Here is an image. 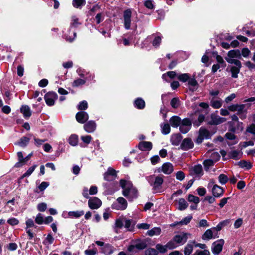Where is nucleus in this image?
<instances>
[{
    "label": "nucleus",
    "mask_w": 255,
    "mask_h": 255,
    "mask_svg": "<svg viewBox=\"0 0 255 255\" xmlns=\"http://www.w3.org/2000/svg\"><path fill=\"white\" fill-rule=\"evenodd\" d=\"M7 223H8L9 225H10L11 226H14V225H16L18 224L19 221L15 218H11L9 219L7 221Z\"/></svg>",
    "instance_id": "obj_63"
},
{
    "label": "nucleus",
    "mask_w": 255,
    "mask_h": 255,
    "mask_svg": "<svg viewBox=\"0 0 255 255\" xmlns=\"http://www.w3.org/2000/svg\"><path fill=\"white\" fill-rule=\"evenodd\" d=\"M85 3V0H73L72 2L73 5L76 8H79Z\"/></svg>",
    "instance_id": "obj_43"
},
{
    "label": "nucleus",
    "mask_w": 255,
    "mask_h": 255,
    "mask_svg": "<svg viewBox=\"0 0 255 255\" xmlns=\"http://www.w3.org/2000/svg\"><path fill=\"white\" fill-rule=\"evenodd\" d=\"M152 143L149 141L141 142L138 144V148L142 151L150 150L152 148Z\"/></svg>",
    "instance_id": "obj_19"
},
{
    "label": "nucleus",
    "mask_w": 255,
    "mask_h": 255,
    "mask_svg": "<svg viewBox=\"0 0 255 255\" xmlns=\"http://www.w3.org/2000/svg\"><path fill=\"white\" fill-rule=\"evenodd\" d=\"M188 200L190 202H193L195 204H198L200 202V199L197 196L190 194L188 196Z\"/></svg>",
    "instance_id": "obj_49"
},
{
    "label": "nucleus",
    "mask_w": 255,
    "mask_h": 255,
    "mask_svg": "<svg viewBox=\"0 0 255 255\" xmlns=\"http://www.w3.org/2000/svg\"><path fill=\"white\" fill-rule=\"evenodd\" d=\"M123 225H124V223H123V221L121 219H118L116 220V222H115V232L117 233H118V231L117 229L122 228L123 227Z\"/></svg>",
    "instance_id": "obj_47"
},
{
    "label": "nucleus",
    "mask_w": 255,
    "mask_h": 255,
    "mask_svg": "<svg viewBox=\"0 0 255 255\" xmlns=\"http://www.w3.org/2000/svg\"><path fill=\"white\" fill-rule=\"evenodd\" d=\"M161 128V132L163 134H167L170 131V125L168 124H161L160 125Z\"/></svg>",
    "instance_id": "obj_39"
},
{
    "label": "nucleus",
    "mask_w": 255,
    "mask_h": 255,
    "mask_svg": "<svg viewBox=\"0 0 255 255\" xmlns=\"http://www.w3.org/2000/svg\"><path fill=\"white\" fill-rule=\"evenodd\" d=\"M176 244V243L173 240V241L169 242L166 245V247H167V248H168L169 249H170V250L175 249V248H176L178 246V245H177Z\"/></svg>",
    "instance_id": "obj_61"
},
{
    "label": "nucleus",
    "mask_w": 255,
    "mask_h": 255,
    "mask_svg": "<svg viewBox=\"0 0 255 255\" xmlns=\"http://www.w3.org/2000/svg\"><path fill=\"white\" fill-rule=\"evenodd\" d=\"M162 171L165 174H170L173 171V166L170 163H165L162 166Z\"/></svg>",
    "instance_id": "obj_16"
},
{
    "label": "nucleus",
    "mask_w": 255,
    "mask_h": 255,
    "mask_svg": "<svg viewBox=\"0 0 255 255\" xmlns=\"http://www.w3.org/2000/svg\"><path fill=\"white\" fill-rule=\"evenodd\" d=\"M161 41V38L160 36L156 37L152 42V45L154 47H158Z\"/></svg>",
    "instance_id": "obj_60"
},
{
    "label": "nucleus",
    "mask_w": 255,
    "mask_h": 255,
    "mask_svg": "<svg viewBox=\"0 0 255 255\" xmlns=\"http://www.w3.org/2000/svg\"><path fill=\"white\" fill-rule=\"evenodd\" d=\"M49 184L47 182H42L39 185L38 189L40 191H44L48 186Z\"/></svg>",
    "instance_id": "obj_62"
},
{
    "label": "nucleus",
    "mask_w": 255,
    "mask_h": 255,
    "mask_svg": "<svg viewBox=\"0 0 255 255\" xmlns=\"http://www.w3.org/2000/svg\"><path fill=\"white\" fill-rule=\"evenodd\" d=\"M215 161L211 159L205 160L203 162L205 170L208 171L209 168L214 165Z\"/></svg>",
    "instance_id": "obj_33"
},
{
    "label": "nucleus",
    "mask_w": 255,
    "mask_h": 255,
    "mask_svg": "<svg viewBox=\"0 0 255 255\" xmlns=\"http://www.w3.org/2000/svg\"><path fill=\"white\" fill-rule=\"evenodd\" d=\"M37 165L34 164L32 165L31 167L29 168L28 170L21 176L20 179H22L24 177H29L32 172L34 171L35 169L36 168Z\"/></svg>",
    "instance_id": "obj_36"
},
{
    "label": "nucleus",
    "mask_w": 255,
    "mask_h": 255,
    "mask_svg": "<svg viewBox=\"0 0 255 255\" xmlns=\"http://www.w3.org/2000/svg\"><path fill=\"white\" fill-rule=\"evenodd\" d=\"M20 111L25 118H29L31 115L30 109L27 105L22 106L20 108Z\"/></svg>",
    "instance_id": "obj_28"
},
{
    "label": "nucleus",
    "mask_w": 255,
    "mask_h": 255,
    "mask_svg": "<svg viewBox=\"0 0 255 255\" xmlns=\"http://www.w3.org/2000/svg\"><path fill=\"white\" fill-rule=\"evenodd\" d=\"M134 244L137 250H143L147 247L146 243L144 241L138 240Z\"/></svg>",
    "instance_id": "obj_29"
},
{
    "label": "nucleus",
    "mask_w": 255,
    "mask_h": 255,
    "mask_svg": "<svg viewBox=\"0 0 255 255\" xmlns=\"http://www.w3.org/2000/svg\"><path fill=\"white\" fill-rule=\"evenodd\" d=\"M57 94L53 92H50L45 94L44 99L46 104L49 106H53L55 101L57 99Z\"/></svg>",
    "instance_id": "obj_8"
},
{
    "label": "nucleus",
    "mask_w": 255,
    "mask_h": 255,
    "mask_svg": "<svg viewBox=\"0 0 255 255\" xmlns=\"http://www.w3.org/2000/svg\"><path fill=\"white\" fill-rule=\"evenodd\" d=\"M195 242H189L184 248V253L185 255H190L193 250Z\"/></svg>",
    "instance_id": "obj_26"
},
{
    "label": "nucleus",
    "mask_w": 255,
    "mask_h": 255,
    "mask_svg": "<svg viewBox=\"0 0 255 255\" xmlns=\"http://www.w3.org/2000/svg\"><path fill=\"white\" fill-rule=\"evenodd\" d=\"M247 131L255 135V124H252L247 128Z\"/></svg>",
    "instance_id": "obj_64"
},
{
    "label": "nucleus",
    "mask_w": 255,
    "mask_h": 255,
    "mask_svg": "<svg viewBox=\"0 0 255 255\" xmlns=\"http://www.w3.org/2000/svg\"><path fill=\"white\" fill-rule=\"evenodd\" d=\"M144 5L146 7H147L148 9H153L154 8V5L153 4V1L152 0H146L144 1Z\"/></svg>",
    "instance_id": "obj_59"
},
{
    "label": "nucleus",
    "mask_w": 255,
    "mask_h": 255,
    "mask_svg": "<svg viewBox=\"0 0 255 255\" xmlns=\"http://www.w3.org/2000/svg\"><path fill=\"white\" fill-rule=\"evenodd\" d=\"M189 236H190V234L182 232L175 236L173 240L177 244L182 245L187 242Z\"/></svg>",
    "instance_id": "obj_6"
},
{
    "label": "nucleus",
    "mask_w": 255,
    "mask_h": 255,
    "mask_svg": "<svg viewBox=\"0 0 255 255\" xmlns=\"http://www.w3.org/2000/svg\"><path fill=\"white\" fill-rule=\"evenodd\" d=\"M54 238L52 236V235L50 234H49L47 237L45 238L44 243V244H48L49 245H51L53 243L54 241Z\"/></svg>",
    "instance_id": "obj_57"
},
{
    "label": "nucleus",
    "mask_w": 255,
    "mask_h": 255,
    "mask_svg": "<svg viewBox=\"0 0 255 255\" xmlns=\"http://www.w3.org/2000/svg\"><path fill=\"white\" fill-rule=\"evenodd\" d=\"M226 121V118L220 117L217 115L212 114L211 115V121L210 122V124L212 125H218L223 123Z\"/></svg>",
    "instance_id": "obj_10"
},
{
    "label": "nucleus",
    "mask_w": 255,
    "mask_h": 255,
    "mask_svg": "<svg viewBox=\"0 0 255 255\" xmlns=\"http://www.w3.org/2000/svg\"><path fill=\"white\" fill-rule=\"evenodd\" d=\"M102 205L101 201L97 197L90 198L88 201V205L91 209H97Z\"/></svg>",
    "instance_id": "obj_9"
},
{
    "label": "nucleus",
    "mask_w": 255,
    "mask_h": 255,
    "mask_svg": "<svg viewBox=\"0 0 255 255\" xmlns=\"http://www.w3.org/2000/svg\"><path fill=\"white\" fill-rule=\"evenodd\" d=\"M158 254V251L153 248H149L146 250L145 252V255H157Z\"/></svg>",
    "instance_id": "obj_52"
},
{
    "label": "nucleus",
    "mask_w": 255,
    "mask_h": 255,
    "mask_svg": "<svg viewBox=\"0 0 255 255\" xmlns=\"http://www.w3.org/2000/svg\"><path fill=\"white\" fill-rule=\"evenodd\" d=\"M243 152L238 150H232L229 153V156L233 159L238 160L242 158Z\"/></svg>",
    "instance_id": "obj_21"
},
{
    "label": "nucleus",
    "mask_w": 255,
    "mask_h": 255,
    "mask_svg": "<svg viewBox=\"0 0 255 255\" xmlns=\"http://www.w3.org/2000/svg\"><path fill=\"white\" fill-rule=\"evenodd\" d=\"M216 60L217 61V62H218V64H219L220 65H221V66L222 67H225L226 66V64L223 59V58L220 56V55H216Z\"/></svg>",
    "instance_id": "obj_54"
},
{
    "label": "nucleus",
    "mask_w": 255,
    "mask_h": 255,
    "mask_svg": "<svg viewBox=\"0 0 255 255\" xmlns=\"http://www.w3.org/2000/svg\"><path fill=\"white\" fill-rule=\"evenodd\" d=\"M192 218L191 216H188L179 222L178 223H180L181 225H187L190 222Z\"/></svg>",
    "instance_id": "obj_56"
},
{
    "label": "nucleus",
    "mask_w": 255,
    "mask_h": 255,
    "mask_svg": "<svg viewBox=\"0 0 255 255\" xmlns=\"http://www.w3.org/2000/svg\"><path fill=\"white\" fill-rule=\"evenodd\" d=\"M224 189L217 185H214L212 188V193L213 196L216 198H219L222 196L224 194Z\"/></svg>",
    "instance_id": "obj_14"
},
{
    "label": "nucleus",
    "mask_w": 255,
    "mask_h": 255,
    "mask_svg": "<svg viewBox=\"0 0 255 255\" xmlns=\"http://www.w3.org/2000/svg\"><path fill=\"white\" fill-rule=\"evenodd\" d=\"M78 142V136L76 134H72L68 139V142L72 146H76Z\"/></svg>",
    "instance_id": "obj_34"
},
{
    "label": "nucleus",
    "mask_w": 255,
    "mask_h": 255,
    "mask_svg": "<svg viewBox=\"0 0 255 255\" xmlns=\"http://www.w3.org/2000/svg\"><path fill=\"white\" fill-rule=\"evenodd\" d=\"M191 171L193 174L199 176L203 174V168L201 164H197L193 166Z\"/></svg>",
    "instance_id": "obj_22"
},
{
    "label": "nucleus",
    "mask_w": 255,
    "mask_h": 255,
    "mask_svg": "<svg viewBox=\"0 0 255 255\" xmlns=\"http://www.w3.org/2000/svg\"><path fill=\"white\" fill-rule=\"evenodd\" d=\"M131 14L130 9H127L124 11V27L127 30L129 29L130 27Z\"/></svg>",
    "instance_id": "obj_7"
},
{
    "label": "nucleus",
    "mask_w": 255,
    "mask_h": 255,
    "mask_svg": "<svg viewBox=\"0 0 255 255\" xmlns=\"http://www.w3.org/2000/svg\"><path fill=\"white\" fill-rule=\"evenodd\" d=\"M224 241L220 239L214 242L212 245L211 250L213 254L217 255L220 254L223 249Z\"/></svg>",
    "instance_id": "obj_5"
},
{
    "label": "nucleus",
    "mask_w": 255,
    "mask_h": 255,
    "mask_svg": "<svg viewBox=\"0 0 255 255\" xmlns=\"http://www.w3.org/2000/svg\"><path fill=\"white\" fill-rule=\"evenodd\" d=\"M194 147V143L190 138H185L180 145V148L183 150H188Z\"/></svg>",
    "instance_id": "obj_11"
},
{
    "label": "nucleus",
    "mask_w": 255,
    "mask_h": 255,
    "mask_svg": "<svg viewBox=\"0 0 255 255\" xmlns=\"http://www.w3.org/2000/svg\"><path fill=\"white\" fill-rule=\"evenodd\" d=\"M85 130L89 133L93 132L95 131L96 128V124L93 121H90L85 124L84 126Z\"/></svg>",
    "instance_id": "obj_15"
},
{
    "label": "nucleus",
    "mask_w": 255,
    "mask_h": 255,
    "mask_svg": "<svg viewBox=\"0 0 255 255\" xmlns=\"http://www.w3.org/2000/svg\"><path fill=\"white\" fill-rule=\"evenodd\" d=\"M134 106L138 109H143L144 108L145 106L144 101L140 98H137L134 101Z\"/></svg>",
    "instance_id": "obj_27"
},
{
    "label": "nucleus",
    "mask_w": 255,
    "mask_h": 255,
    "mask_svg": "<svg viewBox=\"0 0 255 255\" xmlns=\"http://www.w3.org/2000/svg\"><path fill=\"white\" fill-rule=\"evenodd\" d=\"M241 53L239 50H232L228 52L227 57H225V60L231 59L234 60H238L235 58H241Z\"/></svg>",
    "instance_id": "obj_13"
},
{
    "label": "nucleus",
    "mask_w": 255,
    "mask_h": 255,
    "mask_svg": "<svg viewBox=\"0 0 255 255\" xmlns=\"http://www.w3.org/2000/svg\"><path fill=\"white\" fill-rule=\"evenodd\" d=\"M147 180L150 186H152L154 193L162 192V184L164 181L163 175H150L147 177Z\"/></svg>",
    "instance_id": "obj_1"
},
{
    "label": "nucleus",
    "mask_w": 255,
    "mask_h": 255,
    "mask_svg": "<svg viewBox=\"0 0 255 255\" xmlns=\"http://www.w3.org/2000/svg\"><path fill=\"white\" fill-rule=\"evenodd\" d=\"M223 104V101L222 100H217L212 99L210 102V105L214 109H219L221 108Z\"/></svg>",
    "instance_id": "obj_30"
},
{
    "label": "nucleus",
    "mask_w": 255,
    "mask_h": 255,
    "mask_svg": "<svg viewBox=\"0 0 255 255\" xmlns=\"http://www.w3.org/2000/svg\"><path fill=\"white\" fill-rule=\"evenodd\" d=\"M80 24V23L78 22V18L75 16H72L71 27H77Z\"/></svg>",
    "instance_id": "obj_58"
},
{
    "label": "nucleus",
    "mask_w": 255,
    "mask_h": 255,
    "mask_svg": "<svg viewBox=\"0 0 255 255\" xmlns=\"http://www.w3.org/2000/svg\"><path fill=\"white\" fill-rule=\"evenodd\" d=\"M86 81L85 80L82 79H77L73 81L72 83L73 87H78L80 85H84Z\"/></svg>",
    "instance_id": "obj_48"
},
{
    "label": "nucleus",
    "mask_w": 255,
    "mask_h": 255,
    "mask_svg": "<svg viewBox=\"0 0 255 255\" xmlns=\"http://www.w3.org/2000/svg\"><path fill=\"white\" fill-rule=\"evenodd\" d=\"M177 78L181 82H186L189 80L190 75L188 73L181 74L178 75Z\"/></svg>",
    "instance_id": "obj_42"
},
{
    "label": "nucleus",
    "mask_w": 255,
    "mask_h": 255,
    "mask_svg": "<svg viewBox=\"0 0 255 255\" xmlns=\"http://www.w3.org/2000/svg\"><path fill=\"white\" fill-rule=\"evenodd\" d=\"M169 122L172 127L177 128L180 126L182 121L178 116H174L170 119Z\"/></svg>",
    "instance_id": "obj_20"
},
{
    "label": "nucleus",
    "mask_w": 255,
    "mask_h": 255,
    "mask_svg": "<svg viewBox=\"0 0 255 255\" xmlns=\"http://www.w3.org/2000/svg\"><path fill=\"white\" fill-rule=\"evenodd\" d=\"M213 238V232L211 229H208L202 235V238L204 240H209Z\"/></svg>",
    "instance_id": "obj_38"
},
{
    "label": "nucleus",
    "mask_w": 255,
    "mask_h": 255,
    "mask_svg": "<svg viewBox=\"0 0 255 255\" xmlns=\"http://www.w3.org/2000/svg\"><path fill=\"white\" fill-rule=\"evenodd\" d=\"M182 139V136L180 134H175L171 136L170 141L172 145H178Z\"/></svg>",
    "instance_id": "obj_23"
},
{
    "label": "nucleus",
    "mask_w": 255,
    "mask_h": 255,
    "mask_svg": "<svg viewBox=\"0 0 255 255\" xmlns=\"http://www.w3.org/2000/svg\"><path fill=\"white\" fill-rule=\"evenodd\" d=\"M199 133L203 136V138L206 139H209L211 138V134L209 131L206 128L201 127L200 128L199 130Z\"/></svg>",
    "instance_id": "obj_25"
},
{
    "label": "nucleus",
    "mask_w": 255,
    "mask_h": 255,
    "mask_svg": "<svg viewBox=\"0 0 255 255\" xmlns=\"http://www.w3.org/2000/svg\"><path fill=\"white\" fill-rule=\"evenodd\" d=\"M29 141V138L24 136L20 139L17 144L21 147H24L28 144Z\"/></svg>",
    "instance_id": "obj_44"
},
{
    "label": "nucleus",
    "mask_w": 255,
    "mask_h": 255,
    "mask_svg": "<svg viewBox=\"0 0 255 255\" xmlns=\"http://www.w3.org/2000/svg\"><path fill=\"white\" fill-rule=\"evenodd\" d=\"M156 250L158 251V252L161 253H164L167 252V247L166 246H162L160 244H157L156 246Z\"/></svg>",
    "instance_id": "obj_50"
},
{
    "label": "nucleus",
    "mask_w": 255,
    "mask_h": 255,
    "mask_svg": "<svg viewBox=\"0 0 255 255\" xmlns=\"http://www.w3.org/2000/svg\"><path fill=\"white\" fill-rule=\"evenodd\" d=\"M35 222L39 225H41L44 223V219L42 214L40 213L38 214L35 218Z\"/></svg>",
    "instance_id": "obj_55"
},
{
    "label": "nucleus",
    "mask_w": 255,
    "mask_h": 255,
    "mask_svg": "<svg viewBox=\"0 0 255 255\" xmlns=\"http://www.w3.org/2000/svg\"><path fill=\"white\" fill-rule=\"evenodd\" d=\"M128 206L127 200L123 197H119L112 205V209L118 210H124Z\"/></svg>",
    "instance_id": "obj_3"
},
{
    "label": "nucleus",
    "mask_w": 255,
    "mask_h": 255,
    "mask_svg": "<svg viewBox=\"0 0 255 255\" xmlns=\"http://www.w3.org/2000/svg\"><path fill=\"white\" fill-rule=\"evenodd\" d=\"M120 185L122 188L131 190L132 187V184L131 182L123 179L120 180Z\"/></svg>",
    "instance_id": "obj_32"
},
{
    "label": "nucleus",
    "mask_w": 255,
    "mask_h": 255,
    "mask_svg": "<svg viewBox=\"0 0 255 255\" xmlns=\"http://www.w3.org/2000/svg\"><path fill=\"white\" fill-rule=\"evenodd\" d=\"M188 206V204L184 198H180L178 200V210L180 211L185 210Z\"/></svg>",
    "instance_id": "obj_31"
},
{
    "label": "nucleus",
    "mask_w": 255,
    "mask_h": 255,
    "mask_svg": "<svg viewBox=\"0 0 255 255\" xmlns=\"http://www.w3.org/2000/svg\"><path fill=\"white\" fill-rule=\"evenodd\" d=\"M219 182L223 185L226 184L229 180V178L227 175L224 174H221L218 177Z\"/></svg>",
    "instance_id": "obj_46"
},
{
    "label": "nucleus",
    "mask_w": 255,
    "mask_h": 255,
    "mask_svg": "<svg viewBox=\"0 0 255 255\" xmlns=\"http://www.w3.org/2000/svg\"><path fill=\"white\" fill-rule=\"evenodd\" d=\"M17 155L18 161L15 164L14 167L19 168L22 167L24 165V157H23L22 153L21 151L18 152Z\"/></svg>",
    "instance_id": "obj_24"
},
{
    "label": "nucleus",
    "mask_w": 255,
    "mask_h": 255,
    "mask_svg": "<svg viewBox=\"0 0 255 255\" xmlns=\"http://www.w3.org/2000/svg\"><path fill=\"white\" fill-rule=\"evenodd\" d=\"M227 62L230 64H234L235 66H232L231 68V72L232 73V77L234 78H237L238 77V74L240 71L242 67V63L239 60H234L231 59H227Z\"/></svg>",
    "instance_id": "obj_2"
},
{
    "label": "nucleus",
    "mask_w": 255,
    "mask_h": 255,
    "mask_svg": "<svg viewBox=\"0 0 255 255\" xmlns=\"http://www.w3.org/2000/svg\"><path fill=\"white\" fill-rule=\"evenodd\" d=\"M191 121L188 118H185L182 121L179 126L180 131L182 133H186L191 129Z\"/></svg>",
    "instance_id": "obj_4"
},
{
    "label": "nucleus",
    "mask_w": 255,
    "mask_h": 255,
    "mask_svg": "<svg viewBox=\"0 0 255 255\" xmlns=\"http://www.w3.org/2000/svg\"><path fill=\"white\" fill-rule=\"evenodd\" d=\"M177 76V73L175 71H169L166 73H164L162 76V78L165 80L167 82H168L166 79V77L168 76L170 77L171 79H173L175 77Z\"/></svg>",
    "instance_id": "obj_37"
},
{
    "label": "nucleus",
    "mask_w": 255,
    "mask_h": 255,
    "mask_svg": "<svg viewBox=\"0 0 255 255\" xmlns=\"http://www.w3.org/2000/svg\"><path fill=\"white\" fill-rule=\"evenodd\" d=\"M84 214V211L83 210L75 211H69L67 213L68 218H78L82 216ZM67 218V217H64Z\"/></svg>",
    "instance_id": "obj_18"
},
{
    "label": "nucleus",
    "mask_w": 255,
    "mask_h": 255,
    "mask_svg": "<svg viewBox=\"0 0 255 255\" xmlns=\"http://www.w3.org/2000/svg\"><path fill=\"white\" fill-rule=\"evenodd\" d=\"M102 250V253L105 255H110L114 253L115 249L111 245L107 244L103 247Z\"/></svg>",
    "instance_id": "obj_17"
},
{
    "label": "nucleus",
    "mask_w": 255,
    "mask_h": 255,
    "mask_svg": "<svg viewBox=\"0 0 255 255\" xmlns=\"http://www.w3.org/2000/svg\"><path fill=\"white\" fill-rule=\"evenodd\" d=\"M88 108V103L86 101H83L79 103L78 109L79 110H85Z\"/></svg>",
    "instance_id": "obj_51"
},
{
    "label": "nucleus",
    "mask_w": 255,
    "mask_h": 255,
    "mask_svg": "<svg viewBox=\"0 0 255 255\" xmlns=\"http://www.w3.org/2000/svg\"><path fill=\"white\" fill-rule=\"evenodd\" d=\"M185 177V174L182 171H178L176 173V178L179 181H182Z\"/></svg>",
    "instance_id": "obj_53"
},
{
    "label": "nucleus",
    "mask_w": 255,
    "mask_h": 255,
    "mask_svg": "<svg viewBox=\"0 0 255 255\" xmlns=\"http://www.w3.org/2000/svg\"><path fill=\"white\" fill-rule=\"evenodd\" d=\"M161 233V229L158 227H155L153 229L148 230L147 234L149 236H153L154 235H159Z\"/></svg>",
    "instance_id": "obj_35"
},
{
    "label": "nucleus",
    "mask_w": 255,
    "mask_h": 255,
    "mask_svg": "<svg viewBox=\"0 0 255 255\" xmlns=\"http://www.w3.org/2000/svg\"><path fill=\"white\" fill-rule=\"evenodd\" d=\"M76 119L78 123L84 124L88 120L89 115L86 112H79L76 115Z\"/></svg>",
    "instance_id": "obj_12"
},
{
    "label": "nucleus",
    "mask_w": 255,
    "mask_h": 255,
    "mask_svg": "<svg viewBox=\"0 0 255 255\" xmlns=\"http://www.w3.org/2000/svg\"><path fill=\"white\" fill-rule=\"evenodd\" d=\"M134 224L132 220H126L125 222V227L128 229V231H131L133 230Z\"/></svg>",
    "instance_id": "obj_40"
},
{
    "label": "nucleus",
    "mask_w": 255,
    "mask_h": 255,
    "mask_svg": "<svg viewBox=\"0 0 255 255\" xmlns=\"http://www.w3.org/2000/svg\"><path fill=\"white\" fill-rule=\"evenodd\" d=\"M170 104L173 108L177 109L180 105V101L178 98H174L171 100Z\"/></svg>",
    "instance_id": "obj_41"
},
{
    "label": "nucleus",
    "mask_w": 255,
    "mask_h": 255,
    "mask_svg": "<svg viewBox=\"0 0 255 255\" xmlns=\"http://www.w3.org/2000/svg\"><path fill=\"white\" fill-rule=\"evenodd\" d=\"M239 165L242 168H246L249 169L251 168L252 165L250 162L245 160H241L239 162Z\"/></svg>",
    "instance_id": "obj_45"
}]
</instances>
